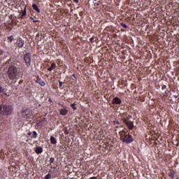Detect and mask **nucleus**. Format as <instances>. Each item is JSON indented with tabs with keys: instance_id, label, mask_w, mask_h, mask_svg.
Masks as SVG:
<instances>
[{
	"instance_id": "obj_1",
	"label": "nucleus",
	"mask_w": 179,
	"mask_h": 179,
	"mask_svg": "<svg viewBox=\"0 0 179 179\" xmlns=\"http://www.w3.org/2000/svg\"><path fill=\"white\" fill-rule=\"evenodd\" d=\"M7 75L10 80L17 79V76H19V69L15 64L10 65L8 68Z\"/></svg>"
},
{
	"instance_id": "obj_2",
	"label": "nucleus",
	"mask_w": 179,
	"mask_h": 179,
	"mask_svg": "<svg viewBox=\"0 0 179 179\" xmlns=\"http://www.w3.org/2000/svg\"><path fill=\"white\" fill-rule=\"evenodd\" d=\"M12 113H13V106L3 104V110L0 112V114L1 115H12Z\"/></svg>"
},
{
	"instance_id": "obj_3",
	"label": "nucleus",
	"mask_w": 179,
	"mask_h": 179,
	"mask_svg": "<svg viewBox=\"0 0 179 179\" xmlns=\"http://www.w3.org/2000/svg\"><path fill=\"white\" fill-rule=\"evenodd\" d=\"M32 115L33 113H31V110L29 108H23L21 110V115L22 118H24L25 120H29Z\"/></svg>"
},
{
	"instance_id": "obj_4",
	"label": "nucleus",
	"mask_w": 179,
	"mask_h": 179,
	"mask_svg": "<svg viewBox=\"0 0 179 179\" xmlns=\"http://www.w3.org/2000/svg\"><path fill=\"white\" fill-rule=\"evenodd\" d=\"M121 140L124 143H132V141H134V138H132V135L129 134H124L123 136H121L120 137Z\"/></svg>"
},
{
	"instance_id": "obj_5",
	"label": "nucleus",
	"mask_w": 179,
	"mask_h": 179,
	"mask_svg": "<svg viewBox=\"0 0 179 179\" xmlns=\"http://www.w3.org/2000/svg\"><path fill=\"white\" fill-rule=\"evenodd\" d=\"M24 59L27 67L31 65V55L30 53H26L24 56Z\"/></svg>"
},
{
	"instance_id": "obj_6",
	"label": "nucleus",
	"mask_w": 179,
	"mask_h": 179,
	"mask_svg": "<svg viewBox=\"0 0 179 179\" xmlns=\"http://www.w3.org/2000/svg\"><path fill=\"white\" fill-rule=\"evenodd\" d=\"M123 122L127 125L129 129H134V122L129 121L128 119L123 118L122 119Z\"/></svg>"
},
{
	"instance_id": "obj_7",
	"label": "nucleus",
	"mask_w": 179,
	"mask_h": 179,
	"mask_svg": "<svg viewBox=\"0 0 179 179\" xmlns=\"http://www.w3.org/2000/svg\"><path fill=\"white\" fill-rule=\"evenodd\" d=\"M15 44L18 48H23V46L24 45V41L22 38H18Z\"/></svg>"
},
{
	"instance_id": "obj_8",
	"label": "nucleus",
	"mask_w": 179,
	"mask_h": 179,
	"mask_svg": "<svg viewBox=\"0 0 179 179\" xmlns=\"http://www.w3.org/2000/svg\"><path fill=\"white\" fill-rule=\"evenodd\" d=\"M121 103H122V101L118 96L115 97L112 101V104L120 105Z\"/></svg>"
},
{
	"instance_id": "obj_9",
	"label": "nucleus",
	"mask_w": 179,
	"mask_h": 179,
	"mask_svg": "<svg viewBox=\"0 0 179 179\" xmlns=\"http://www.w3.org/2000/svg\"><path fill=\"white\" fill-rule=\"evenodd\" d=\"M176 174H177V172H176V171L170 169L169 177H171V178L174 179Z\"/></svg>"
},
{
	"instance_id": "obj_10",
	"label": "nucleus",
	"mask_w": 179,
	"mask_h": 179,
	"mask_svg": "<svg viewBox=\"0 0 179 179\" xmlns=\"http://www.w3.org/2000/svg\"><path fill=\"white\" fill-rule=\"evenodd\" d=\"M35 152L38 155H40V153H43V148H41L40 146L36 147L35 149Z\"/></svg>"
},
{
	"instance_id": "obj_11",
	"label": "nucleus",
	"mask_w": 179,
	"mask_h": 179,
	"mask_svg": "<svg viewBox=\"0 0 179 179\" xmlns=\"http://www.w3.org/2000/svg\"><path fill=\"white\" fill-rule=\"evenodd\" d=\"M32 8L34 10H36V12H37L38 13H40V9L38 8V6H37V4L36 3L32 4Z\"/></svg>"
},
{
	"instance_id": "obj_12",
	"label": "nucleus",
	"mask_w": 179,
	"mask_h": 179,
	"mask_svg": "<svg viewBox=\"0 0 179 179\" xmlns=\"http://www.w3.org/2000/svg\"><path fill=\"white\" fill-rule=\"evenodd\" d=\"M7 90L6 88H3L0 86V93H3V94H5V96H9L8 94H6Z\"/></svg>"
},
{
	"instance_id": "obj_13",
	"label": "nucleus",
	"mask_w": 179,
	"mask_h": 179,
	"mask_svg": "<svg viewBox=\"0 0 179 179\" xmlns=\"http://www.w3.org/2000/svg\"><path fill=\"white\" fill-rule=\"evenodd\" d=\"M50 143H52V145H57V138H55V137H54V136H51L50 137Z\"/></svg>"
},
{
	"instance_id": "obj_14",
	"label": "nucleus",
	"mask_w": 179,
	"mask_h": 179,
	"mask_svg": "<svg viewBox=\"0 0 179 179\" xmlns=\"http://www.w3.org/2000/svg\"><path fill=\"white\" fill-rule=\"evenodd\" d=\"M56 67H57V64H55V63H52L51 64V66L48 69V71H52V69H55Z\"/></svg>"
},
{
	"instance_id": "obj_15",
	"label": "nucleus",
	"mask_w": 179,
	"mask_h": 179,
	"mask_svg": "<svg viewBox=\"0 0 179 179\" xmlns=\"http://www.w3.org/2000/svg\"><path fill=\"white\" fill-rule=\"evenodd\" d=\"M60 114L61 115H66V114H68V110L66 109H62L60 110Z\"/></svg>"
},
{
	"instance_id": "obj_16",
	"label": "nucleus",
	"mask_w": 179,
	"mask_h": 179,
	"mask_svg": "<svg viewBox=\"0 0 179 179\" xmlns=\"http://www.w3.org/2000/svg\"><path fill=\"white\" fill-rule=\"evenodd\" d=\"M27 12H26V8H24V11L22 13V15L20 17V19H23V16H26Z\"/></svg>"
},
{
	"instance_id": "obj_17",
	"label": "nucleus",
	"mask_w": 179,
	"mask_h": 179,
	"mask_svg": "<svg viewBox=\"0 0 179 179\" xmlns=\"http://www.w3.org/2000/svg\"><path fill=\"white\" fill-rule=\"evenodd\" d=\"M90 43H94V41H97V38L93 36L90 39Z\"/></svg>"
},
{
	"instance_id": "obj_18",
	"label": "nucleus",
	"mask_w": 179,
	"mask_h": 179,
	"mask_svg": "<svg viewBox=\"0 0 179 179\" xmlns=\"http://www.w3.org/2000/svg\"><path fill=\"white\" fill-rule=\"evenodd\" d=\"M7 38L10 41V43H12L13 40H14L13 36H10Z\"/></svg>"
},
{
	"instance_id": "obj_19",
	"label": "nucleus",
	"mask_w": 179,
	"mask_h": 179,
	"mask_svg": "<svg viewBox=\"0 0 179 179\" xmlns=\"http://www.w3.org/2000/svg\"><path fill=\"white\" fill-rule=\"evenodd\" d=\"M76 103H72L71 104V106L72 107L73 110L75 111L76 110Z\"/></svg>"
},
{
	"instance_id": "obj_20",
	"label": "nucleus",
	"mask_w": 179,
	"mask_h": 179,
	"mask_svg": "<svg viewBox=\"0 0 179 179\" xmlns=\"http://www.w3.org/2000/svg\"><path fill=\"white\" fill-rule=\"evenodd\" d=\"M120 26H122V27L124 29H128V26H127V24H124L123 22L120 24Z\"/></svg>"
},
{
	"instance_id": "obj_21",
	"label": "nucleus",
	"mask_w": 179,
	"mask_h": 179,
	"mask_svg": "<svg viewBox=\"0 0 179 179\" xmlns=\"http://www.w3.org/2000/svg\"><path fill=\"white\" fill-rule=\"evenodd\" d=\"M33 134L34 135L31 136V138H37V132L36 131H34Z\"/></svg>"
},
{
	"instance_id": "obj_22",
	"label": "nucleus",
	"mask_w": 179,
	"mask_h": 179,
	"mask_svg": "<svg viewBox=\"0 0 179 179\" xmlns=\"http://www.w3.org/2000/svg\"><path fill=\"white\" fill-rule=\"evenodd\" d=\"M45 179H51V173H48V175H46V176L45 177Z\"/></svg>"
},
{
	"instance_id": "obj_23",
	"label": "nucleus",
	"mask_w": 179,
	"mask_h": 179,
	"mask_svg": "<svg viewBox=\"0 0 179 179\" xmlns=\"http://www.w3.org/2000/svg\"><path fill=\"white\" fill-rule=\"evenodd\" d=\"M55 160V159H54V157H51V158L50 159V164H52V163H54Z\"/></svg>"
},
{
	"instance_id": "obj_24",
	"label": "nucleus",
	"mask_w": 179,
	"mask_h": 179,
	"mask_svg": "<svg viewBox=\"0 0 179 179\" xmlns=\"http://www.w3.org/2000/svg\"><path fill=\"white\" fill-rule=\"evenodd\" d=\"M39 85H41V86H45V83H44V81H41L39 82Z\"/></svg>"
},
{
	"instance_id": "obj_25",
	"label": "nucleus",
	"mask_w": 179,
	"mask_h": 179,
	"mask_svg": "<svg viewBox=\"0 0 179 179\" xmlns=\"http://www.w3.org/2000/svg\"><path fill=\"white\" fill-rule=\"evenodd\" d=\"M94 6H96V9H98V8H99V6H100V3H94Z\"/></svg>"
},
{
	"instance_id": "obj_26",
	"label": "nucleus",
	"mask_w": 179,
	"mask_h": 179,
	"mask_svg": "<svg viewBox=\"0 0 179 179\" xmlns=\"http://www.w3.org/2000/svg\"><path fill=\"white\" fill-rule=\"evenodd\" d=\"M165 89H167V86L166 85H162V90H164Z\"/></svg>"
},
{
	"instance_id": "obj_27",
	"label": "nucleus",
	"mask_w": 179,
	"mask_h": 179,
	"mask_svg": "<svg viewBox=\"0 0 179 179\" xmlns=\"http://www.w3.org/2000/svg\"><path fill=\"white\" fill-rule=\"evenodd\" d=\"M2 109L3 110V104L0 105V111H2Z\"/></svg>"
},
{
	"instance_id": "obj_28",
	"label": "nucleus",
	"mask_w": 179,
	"mask_h": 179,
	"mask_svg": "<svg viewBox=\"0 0 179 179\" xmlns=\"http://www.w3.org/2000/svg\"><path fill=\"white\" fill-rule=\"evenodd\" d=\"M59 87H62V81H59Z\"/></svg>"
},
{
	"instance_id": "obj_29",
	"label": "nucleus",
	"mask_w": 179,
	"mask_h": 179,
	"mask_svg": "<svg viewBox=\"0 0 179 179\" xmlns=\"http://www.w3.org/2000/svg\"><path fill=\"white\" fill-rule=\"evenodd\" d=\"M114 124H120V122H119V121L115 120V121H114Z\"/></svg>"
},
{
	"instance_id": "obj_30",
	"label": "nucleus",
	"mask_w": 179,
	"mask_h": 179,
	"mask_svg": "<svg viewBox=\"0 0 179 179\" xmlns=\"http://www.w3.org/2000/svg\"><path fill=\"white\" fill-rule=\"evenodd\" d=\"M74 2H76V3H79V0H73Z\"/></svg>"
},
{
	"instance_id": "obj_31",
	"label": "nucleus",
	"mask_w": 179,
	"mask_h": 179,
	"mask_svg": "<svg viewBox=\"0 0 179 179\" xmlns=\"http://www.w3.org/2000/svg\"><path fill=\"white\" fill-rule=\"evenodd\" d=\"M28 135H29V136H31V131H29Z\"/></svg>"
},
{
	"instance_id": "obj_32",
	"label": "nucleus",
	"mask_w": 179,
	"mask_h": 179,
	"mask_svg": "<svg viewBox=\"0 0 179 179\" xmlns=\"http://www.w3.org/2000/svg\"><path fill=\"white\" fill-rule=\"evenodd\" d=\"M36 82V83H40V82H41V81H40V80H37Z\"/></svg>"
},
{
	"instance_id": "obj_33",
	"label": "nucleus",
	"mask_w": 179,
	"mask_h": 179,
	"mask_svg": "<svg viewBox=\"0 0 179 179\" xmlns=\"http://www.w3.org/2000/svg\"><path fill=\"white\" fill-rule=\"evenodd\" d=\"M90 179H97L96 177H92V178H90Z\"/></svg>"
},
{
	"instance_id": "obj_34",
	"label": "nucleus",
	"mask_w": 179,
	"mask_h": 179,
	"mask_svg": "<svg viewBox=\"0 0 179 179\" xmlns=\"http://www.w3.org/2000/svg\"><path fill=\"white\" fill-rule=\"evenodd\" d=\"M33 22H34V23H37V22H38V20H34Z\"/></svg>"
},
{
	"instance_id": "obj_35",
	"label": "nucleus",
	"mask_w": 179,
	"mask_h": 179,
	"mask_svg": "<svg viewBox=\"0 0 179 179\" xmlns=\"http://www.w3.org/2000/svg\"><path fill=\"white\" fill-rule=\"evenodd\" d=\"M174 97H175V99H177L178 97V96L174 95Z\"/></svg>"
},
{
	"instance_id": "obj_36",
	"label": "nucleus",
	"mask_w": 179,
	"mask_h": 179,
	"mask_svg": "<svg viewBox=\"0 0 179 179\" xmlns=\"http://www.w3.org/2000/svg\"><path fill=\"white\" fill-rule=\"evenodd\" d=\"M31 20H34L33 17H30Z\"/></svg>"
},
{
	"instance_id": "obj_37",
	"label": "nucleus",
	"mask_w": 179,
	"mask_h": 179,
	"mask_svg": "<svg viewBox=\"0 0 179 179\" xmlns=\"http://www.w3.org/2000/svg\"><path fill=\"white\" fill-rule=\"evenodd\" d=\"M165 94H167V91H165Z\"/></svg>"
},
{
	"instance_id": "obj_38",
	"label": "nucleus",
	"mask_w": 179,
	"mask_h": 179,
	"mask_svg": "<svg viewBox=\"0 0 179 179\" xmlns=\"http://www.w3.org/2000/svg\"><path fill=\"white\" fill-rule=\"evenodd\" d=\"M36 36H37V37H38V36H40V34H37Z\"/></svg>"
},
{
	"instance_id": "obj_39",
	"label": "nucleus",
	"mask_w": 179,
	"mask_h": 179,
	"mask_svg": "<svg viewBox=\"0 0 179 179\" xmlns=\"http://www.w3.org/2000/svg\"><path fill=\"white\" fill-rule=\"evenodd\" d=\"M83 13H80V15H82Z\"/></svg>"
},
{
	"instance_id": "obj_40",
	"label": "nucleus",
	"mask_w": 179,
	"mask_h": 179,
	"mask_svg": "<svg viewBox=\"0 0 179 179\" xmlns=\"http://www.w3.org/2000/svg\"><path fill=\"white\" fill-rule=\"evenodd\" d=\"M83 13H80V15H82Z\"/></svg>"
},
{
	"instance_id": "obj_41",
	"label": "nucleus",
	"mask_w": 179,
	"mask_h": 179,
	"mask_svg": "<svg viewBox=\"0 0 179 179\" xmlns=\"http://www.w3.org/2000/svg\"><path fill=\"white\" fill-rule=\"evenodd\" d=\"M73 76L75 77V74H73Z\"/></svg>"
},
{
	"instance_id": "obj_42",
	"label": "nucleus",
	"mask_w": 179,
	"mask_h": 179,
	"mask_svg": "<svg viewBox=\"0 0 179 179\" xmlns=\"http://www.w3.org/2000/svg\"><path fill=\"white\" fill-rule=\"evenodd\" d=\"M8 62H6V64Z\"/></svg>"
},
{
	"instance_id": "obj_43",
	"label": "nucleus",
	"mask_w": 179,
	"mask_h": 179,
	"mask_svg": "<svg viewBox=\"0 0 179 179\" xmlns=\"http://www.w3.org/2000/svg\"><path fill=\"white\" fill-rule=\"evenodd\" d=\"M94 1H97V0H94Z\"/></svg>"
}]
</instances>
